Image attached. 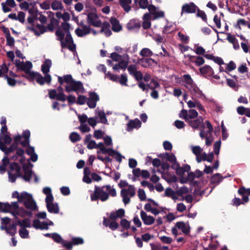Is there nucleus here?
<instances>
[{
  "mask_svg": "<svg viewBox=\"0 0 250 250\" xmlns=\"http://www.w3.org/2000/svg\"><path fill=\"white\" fill-rule=\"evenodd\" d=\"M51 8L55 11H64V8L61 1L59 0H53L51 3Z\"/></svg>",
  "mask_w": 250,
  "mask_h": 250,
  "instance_id": "obj_34",
  "label": "nucleus"
},
{
  "mask_svg": "<svg viewBox=\"0 0 250 250\" xmlns=\"http://www.w3.org/2000/svg\"><path fill=\"white\" fill-rule=\"evenodd\" d=\"M160 240L165 244H170L172 241L173 239L172 238L166 236H162L159 237Z\"/></svg>",
  "mask_w": 250,
  "mask_h": 250,
  "instance_id": "obj_59",
  "label": "nucleus"
},
{
  "mask_svg": "<svg viewBox=\"0 0 250 250\" xmlns=\"http://www.w3.org/2000/svg\"><path fill=\"white\" fill-rule=\"evenodd\" d=\"M32 5H33L32 3H29L27 1H24L20 4L19 6L22 10H27L29 9L30 6Z\"/></svg>",
  "mask_w": 250,
  "mask_h": 250,
  "instance_id": "obj_58",
  "label": "nucleus"
},
{
  "mask_svg": "<svg viewBox=\"0 0 250 250\" xmlns=\"http://www.w3.org/2000/svg\"><path fill=\"white\" fill-rule=\"evenodd\" d=\"M141 217L144 223L146 225H151L155 221V219L153 216L148 215L144 211H141Z\"/></svg>",
  "mask_w": 250,
  "mask_h": 250,
  "instance_id": "obj_28",
  "label": "nucleus"
},
{
  "mask_svg": "<svg viewBox=\"0 0 250 250\" xmlns=\"http://www.w3.org/2000/svg\"><path fill=\"white\" fill-rule=\"evenodd\" d=\"M135 193L136 189L132 185H129L127 188H125L121 190V195L125 205L130 202V198L133 197L135 195Z\"/></svg>",
  "mask_w": 250,
  "mask_h": 250,
  "instance_id": "obj_7",
  "label": "nucleus"
},
{
  "mask_svg": "<svg viewBox=\"0 0 250 250\" xmlns=\"http://www.w3.org/2000/svg\"><path fill=\"white\" fill-rule=\"evenodd\" d=\"M6 232L11 235H14L16 232V226L15 224H13L11 226H8L6 229Z\"/></svg>",
  "mask_w": 250,
  "mask_h": 250,
  "instance_id": "obj_54",
  "label": "nucleus"
},
{
  "mask_svg": "<svg viewBox=\"0 0 250 250\" xmlns=\"http://www.w3.org/2000/svg\"><path fill=\"white\" fill-rule=\"evenodd\" d=\"M127 63L126 62H122L121 61L118 64L114 65L113 67V69L114 70L118 71L120 69H125L127 67Z\"/></svg>",
  "mask_w": 250,
  "mask_h": 250,
  "instance_id": "obj_44",
  "label": "nucleus"
},
{
  "mask_svg": "<svg viewBox=\"0 0 250 250\" xmlns=\"http://www.w3.org/2000/svg\"><path fill=\"white\" fill-rule=\"evenodd\" d=\"M198 115V112L194 109H189V110L182 109L179 113L180 118L188 122L197 117Z\"/></svg>",
  "mask_w": 250,
  "mask_h": 250,
  "instance_id": "obj_11",
  "label": "nucleus"
},
{
  "mask_svg": "<svg viewBox=\"0 0 250 250\" xmlns=\"http://www.w3.org/2000/svg\"><path fill=\"white\" fill-rule=\"evenodd\" d=\"M70 139L73 142H76L80 140V135L76 132H72L70 135Z\"/></svg>",
  "mask_w": 250,
  "mask_h": 250,
  "instance_id": "obj_64",
  "label": "nucleus"
},
{
  "mask_svg": "<svg viewBox=\"0 0 250 250\" xmlns=\"http://www.w3.org/2000/svg\"><path fill=\"white\" fill-rule=\"evenodd\" d=\"M30 136V131L28 130L24 131L22 133V137L24 138V140L23 141L21 140L20 143L23 146H28L29 144Z\"/></svg>",
  "mask_w": 250,
  "mask_h": 250,
  "instance_id": "obj_36",
  "label": "nucleus"
},
{
  "mask_svg": "<svg viewBox=\"0 0 250 250\" xmlns=\"http://www.w3.org/2000/svg\"><path fill=\"white\" fill-rule=\"evenodd\" d=\"M201 73L206 77H213L216 80L220 79V76L217 75H213L214 71L212 67L208 65H205L200 68Z\"/></svg>",
  "mask_w": 250,
  "mask_h": 250,
  "instance_id": "obj_14",
  "label": "nucleus"
},
{
  "mask_svg": "<svg viewBox=\"0 0 250 250\" xmlns=\"http://www.w3.org/2000/svg\"><path fill=\"white\" fill-rule=\"evenodd\" d=\"M223 178L220 174L216 173L212 176L211 181L212 183L218 184L222 181Z\"/></svg>",
  "mask_w": 250,
  "mask_h": 250,
  "instance_id": "obj_46",
  "label": "nucleus"
},
{
  "mask_svg": "<svg viewBox=\"0 0 250 250\" xmlns=\"http://www.w3.org/2000/svg\"><path fill=\"white\" fill-rule=\"evenodd\" d=\"M154 62L151 58H142L139 61V63L144 67H148Z\"/></svg>",
  "mask_w": 250,
  "mask_h": 250,
  "instance_id": "obj_38",
  "label": "nucleus"
},
{
  "mask_svg": "<svg viewBox=\"0 0 250 250\" xmlns=\"http://www.w3.org/2000/svg\"><path fill=\"white\" fill-rule=\"evenodd\" d=\"M152 250H167L168 247L162 246L160 245L150 244Z\"/></svg>",
  "mask_w": 250,
  "mask_h": 250,
  "instance_id": "obj_63",
  "label": "nucleus"
},
{
  "mask_svg": "<svg viewBox=\"0 0 250 250\" xmlns=\"http://www.w3.org/2000/svg\"><path fill=\"white\" fill-rule=\"evenodd\" d=\"M105 147L106 148H108L107 147H112L113 143H112V138L110 136H106L103 138Z\"/></svg>",
  "mask_w": 250,
  "mask_h": 250,
  "instance_id": "obj_48",
  "label": "nucleus"
},
{
  "mask_svg": "<svg viewBox=\"0 0 250 250\" xmlns=\"http://www.w3.org/2000/svg\"><path fill=\"white\" fill-rule=\"evenodd\" d=\"M105 77L109 78L110 80L117 82L119 80V77L117 75L113 74L110 72H108L107 74H105Z\"/></svg>",
  "mask_w": 250,
  "mask_h": 250,
  "instance_id": "obj_62",
  "label": "nucleus"
},
{
  "mask_svg": "<svg viewBox=\"0 0 250 250\" xmlns=\"http://www.w3.org/2000/svg\"><path fill=\"white\" fill-rule=\"evenodd\" d=\"M86 144L87 145V147L88 149H92L93 148H98L99 150L97 151V153H102L104 154V150L106 148L104 143H99L97 144L96 142L94 140H92Z\"/></svg>",
  "mask_w": 250,
  "mask_h": 250,
  "instance_id": "obj_17",
  "label": "nucleus"
},
{
  "mask_svg": "<svg viewBox=\"0 0 250 250\" xmlns=\"http://www.w3.org/2000/svg\"><path fill=\"white\" fill-rule=\"evenodd\" d=\"M87 21L89 25L95 27H100L102 21L95 11L93 10L88 13L87 15Z\"/></svg>",
  "mask_w": 250,
  "mask_h": 250,
  "instance_id": "obj_8",
  "label": "nucleus"
},
{
  "mask_svg": "<svg viewBox=\"0 0 250 250\" xmlns=\"http://www.w3.org/2000/svg\"><path fill=\"white\" fill-rule=\"evenodd\" d=\"M188 124L189 125L194 129H198L200 127L204 128L203 118L201 116L198 117V118L194 120L189 121Z\"/></svg>",
  "mask_w": 250,
  "mask_h": 250,
  "instance_id": "obj_25",
  "label": "nucleus"
},
{
  "mask_svg": "<svg viewBox=\"0 0 250 250\" xmlns=\"http://www.w3.org/2000/svg\"><path fill=\"white\" fill-rule=\"evenodd\" d=\"M148 10L150 13V15L153 16L154 19L162 18L164 16V12L161 11H158L156 7L153 5H149Z\"/></svg>",
  "mask_w": 250,
  "mask_h": 250,
  "instance_id": "obj_23",
  "label": "nucleus"
},
{
  "mask_svg": "<svg viewBox=\"0 0 250 250\" xmlns=\"http://www.w3.org/2000/svg\"><path fill=\"white\" fill-rule=\"evenodd\" d=\"M116 194V189L113 186L110 185L96 186L94 192L90 195V198L92 201L100 200L102 202H105L109 199V196L115 197Z\"/></svg>",
  "mask_w": 250,
  "mask_h": 250,
  "instance_id": "obj_4",
  "label": "nucleus"
},
{
  "mask_svg": "<svg viewBox=\"0 0 250 250\" xmlns=\"http://www.w3.org/2000/svg\"><path fill=\"white\" fill-rule=\"evenodd\" d=\"M236 68V65L235 63L230 61L228 64H227V66L225 69V72L228 73L229 71H231Z\"/></svg>",
  "mask_w": 250,
  "mask_h": 250,
  "instance_id": "obj_56",
  "label": "nucleus"
},
{
  "mask_svg": "<svg viewBox=\"0 0 250 250\" xmlns=\"http://www.w3.org/2000/svg\"><path fill=\"white\" fill-rule=\"evenodd\" d=\"M213 159V152L210 153L208 155L205 153H203V155L201 159V162L202 161H207L208 162H211Z\"/></svg>",
  "mask_w": 250,
  "mask_h": 250,
  "instance_id": "obj_49",
  "label": "nucleus"
},
{
  "mask_svg": "<svg viewBox=\"0 0 250 250\" xmlns=\"http://www.w3.org/2000/svg\"><path fill=\"white\" fill-rule=\"evenodd\" d=\"M119 2L125 12H128L130 11L131 9L130 4L132 2L131 0H119Z\"/></svg>",
  "mask_w": 250,
  "mask_h": 250,
  "instance_id": "obj_39",
  "label": "nucleus"
},
{
  "mask_svg": "<svg viewBox=\"0 0 250 250\" xmlns=\"http://www.w3.org/2000/svg\"><path fill=\"white\" fill-rule=\"evenodd\" d=\"M0 211L4 212H9V204L0 202Z\"/></svg>",
  "mask_w": 250,
  "mask_h": 250,
  "instance_id": "obj_55",
  "label": "nucleus"
},
{
  "mask_svg": "<svg viewBox=\"0 0 250 250\" xmlns=\"http://www.w3.org/2000/svg\"><path fill=\"white\" fill-rule=\"evenodd\" d=\"M27 79L29 80H36L37 82L41 85H43L46 82L45 77H43L40 74L34 72L29 73Z\"/></svg>",
  "mask_w": 250,
  "mask_h": 250,
  "instance_id": "obj_21",
  "label": "nucleus"
},
{
  "mask_svg": "<svg viewBox=\"0 0 250 250\" xmlns=\"http://www.w3.org/2000/svg\"><path fill=\"white\" fill-rule=\"evenodd\" d=\"M20 202L23 203L25 207L30 210H35L37 207L32 195L25 191L21 193Z\"/></svg>",
  "mask_w": 250,
  "mask_h": 250,
  "instance_id": "obj_6",
  "label": "nucleus"
},
{
  "mask_svg": "<svg viewBox=\"0 0 250 250\" xmlns=\"http://www.w3.org/2000/svg\"><path fill=\"white\" fill-rule=\"evenodd\" d=\"M126 26L127 29L130 30L139 29L141 27V22L139 20L133 19L127 23Z\"/></svg>",
  "mask_w": 250,
  "mask_h": 250,
  "instance_id": "obj_32",
  "label": "nucleus"
},
{
  "mask_svg": "<svg viewBox=\"0 0 250 250\" xmlns=\"http://www.w3.org/2000/svg\"><path fill=\"white\" fill-rule=\"evenodd\" d=\"M176 226L185 234H188L190 233V227L188 222H178L176 223Z\"/></svg>",
  "mask_w": 250,
  "mask_h": 250,
  "instance_id": "obj_22",
  "label": "nucleus"
},
{
  "mask_svg": "<svg viewBox=\"0 0 250 250\" xmlns=\"http://www.w3.org/2000/svg\"><path fill=\"white\" fill-rule=\"evenodd\" d=\"M16 66L18 68L21 69L26 73L25 77L27 78L29 73H31V69L32 67V64L30 62L27 61L26 62H21L20 61L16 62Z\"/></svg>",
  "mask_w": 250,
  "mask_h": 250,
  "instance_id": "obj_15",
  "label": "nucleus"
},
{
  "mask_svg": "<svg viewBox=\"0 0 250 250\" xmlns=\"http://www.w3.org/2000/svg\"><path fill=\"white\" fill-rule=\"evenodd\" d=\"M227 40L233 45V48L237 50L239 49L240 46L236 38L230 33H227Z\"/></svg>",
  "mask_w": 250,
  "mask_h": 250,
  "instance_id": "obj_31",
  "label": "nucleus"
},
{
  "mask_svg": "<svg viewBox=\"0 0 250 250\" xmlns=\"http://www.w3.org/2000/svg\"><path fill=\"white\" fill-rule=\"evenodd\" d=\"M20 236L22 238H28L29 237V231L23 227L21 228L19 230Z\"/></svg>",
  "mask_w": 250,
  "mask_h": 250,
  "instance_id": "obj_50",
  "label": "nucleus"
},
{
  "mask_svg": "<svg viewBox=\"0 0 250 250\" xmlns=\"http://www.w3.org/2000/svg\"><path fill=\"white\" fill-rule=\"evenodd\" d=\"M90 32V28L89 26H87L83 23H81L79 27L75 30V33L79 37H83Z\"/></svg>",
  "mask_w": 250,
  "mask_h": 250,
  "instance_id": "obj_19",
  "label": "nucleus"
},
{
  "mask_svg": "<svg viewBox=\"0 0 250 250\" xmlns=\"http://www.w3.org/2000/svg\"><path fill=\"white\" fill-rule=\"evenodd\" d=\"M43 193L46 195L45 202L48 211L52 213H58L59 208L58 204L54 203V197L51 192V189L49 187H45L42 190Z\"/></svg>",
  "mask_w": 250,
  "mask_h": 250,
  "instance_id": "obj_5",
  "label": "nucleus"
},
{
  "mask_svg": "<svg viewBox=\"0 0 250 250\" xmlns=\"http://www.w3.org/2000/svg\"><path fill=\"white\" fill-rule=\"evenodd\" d=\"M192 152L196 155V160L198 163L201 162V159L203 157V149L199 146H191Z\"/></svg>",
  "mask_w": 250,
  "mask_h": 250,
  "instance_id": "obj_29",
  "label": "nucleus"
},
{
  "mask_svg": "<svg viewBox=\"0 0 250 250\" xmlns=\"http://www.w3.org/2000/svg\"><path fill=\"white\" fill-rule=\"evenodd\" d=\"M22 137L20 135H16L14 137V143H13L9 147H7L5 144L0 142V149L4 152L5 154L10 156L11 160L17 161L19 158H20V161L22 165L24 171V175L22 176L25 181L29 182L31 180L32 176H34L35 182H37L39 180L37 176L33 174V172L30 168V165L33 166L30 164L29 160L27 161L28 166H26L23 164L24 161L23 158L24 150L21 148L18 149V144L20 143Z\"/></svg>",
  "mask_w": 250,
  "mask_h": 250,
  "instance_id": "obj_1",
  "label": "nucleus"
},
{
  "mask_svg": "<svg viewBox=\"0 0 250 250\" xmlns=\"http://www.w3.org/2000/svg\"><path fill=\"white\" fill-rule=\"evenodd\" d=\"M164 158L167 159V161L172 163L176 161V158L173 154H169L168 153H165L163 154Z\"/></svg>",
  "mask_w": 250,
  "mask_h": 250,
  "instance_id": "obj_52",
  "label": "nucleus"
},
{
  "mask_svg": "<svg viewBox=\"0 0 250 250\" xmlns=\"http://www.w3.org/2000/svg\"><path fill=\"white\" fill-rule=\"evenodd\" d=\"M51 65V61L49 59L46 60L42 65V71L45 75L46 82L49 83L51 81V76L48 74Z\"/></svg>",
  "mask_w": 250,
  "mask_h": 250,
  "instance_id": "obj_12",
  "label": "nucleus"
},
{
  "mask_svg": "<svg viewBox=\"0 0 250 250\" xmlns=\"http://www.w3.org/2000/svg\"><path fill=\"white\" fill-rule=\"evenodd\" d=\"M65 90L67 92L75 91L77 93H83L84 91V88L83 83L81 82L73 81L69 84H67L65 86Z\"/></svg>",
  "mask_w": 250,
  "mask_h": 250,
  "instance_id": "obj_10",
  "label": "nucleus"
},
{
  "mask_svg": "<svg viewBox=\"0 0 250 250\" xmlns=\"http://www.w3.org/2000/svg\"><path fill=\"white\" fill-rule=\"evenodd\" d=\"M135 3H139L140 7L142 9L148 8V2L147 0H134Z\"/></svg>",
  "mask_w": 250,
  "mask_h": 250,
  "instance_id": "obj_51",
  "label": "nucleus"
},
{
  "mask_svg": "<svg viewBox=\"0 0 250 250\" xmlns=\"http://www.w3.org/2000/svg\"><path fill=\"white\" fill-rule=\"evenodd\" d=\"M26 153L30 156V160L35 162L38 159V155L35 152L34 147L33 146H29L26 149Z\"/></svg>",
  "mask_w": 250,
  "mask_h": 250,
  "instance_id": "obj_35",
  "label": "nucleus"
},
{
  "mask_svg": "<svg viewBox=\"0 0 250 250\" xmlns=\"http://www.w3.org/2000/svg\"><path fill=\"white\" fill-rule=\"evenodd\" d=\"M125 210L122 208H120L117 210L116 212H113L110 216V218L112 220L116 219L117 218H121L124 216Z\"/></svg>",
  "mask_w": 250,
  "mask_h": 250,
  "instance_id": "obj_40",
  "label": "nucleus"
},
{
  "mask_svg": "<svg viewBox=\"0 0 250 250\" xmlns=\"http://www.w3.org/2000/svg\"><path fill=\"white\" fill-rule=\"evenodd\" d=\"M70 24L66 22H63L61 28L58 29L56 32L58 40L61 41L62 48L67 47L70 51L76 50V45L73 43L72 38L70 34Z\"/></svg>",
  "mask_w": 250,
  "mask_h": 250,
  "instance_id": "obj_3",
  "label": "nucleus"
},
{
  "mask_svg": "<svg viewBox=\"0 0 250 250\" xmlns=\"http://www.w3.org/2000/svg\"><path fill=\"white\" fill-rule=\"evenodd\" d=\"M140 55L142 57H150L153 53L149 48H144L140 52Z\"/></svg>",
  "mask_w": 250,
  "mask_h": 250,
  "instance_id": "obj_47",
  "label": "nucleus"
},
{
  "mask_svg": "<svg viewBox=\"0 0 250 250\" xmlns=\"http://www.w3.org/2000/svg\"><path fill=\"white\" fill-rule=\"evenodd\" d=\"M214 105V108L217 112L222 113L223 111V107L220 104L214 101H212Z\"/></svg>",
  "mask_w": 250,
  "mask_h": 250,
  "instance_id": "obj_57",
  "label": "nucleus"
},
{
  "mask_svg": "<svg viewBox=\"0 0 250 250\" xmlns=\"http://www.w3.org/2000/svg\"><path fill=\"white\" fill-rule=\"evenodd\" d=\"M11 170L8 172L9 181L11 182H14L17 177L21 175V167L18 164L14 163L10 166Z\"/></svg>",
  "mask_w": 250,
  "mask_h": 250,
  "instance_id": "obj_9",
  "label": "nucleus"
},
{
  "mask_svg": "<svg viewBox=\"0 0 250 250\" xmlns=\"http://www.w3.org/2000/svg\"><path fill=\"white\" fill-rule=\"evenodd\" d=\"M197 7L193 2L185 3L182 7L181 15L184 13H194L197 9Z\"/></svg>",
  "mask_w": 250,
  "mask_h": 250,
  "instance_id": "obj_18",
  "label": "nucleus"
},
{
  "mask_svg": "<svg viewBox=\"0 0 250 250\" xmlns=\"http://www.w3.org/2000/svg\"><path fill=\"white\" fill-rule=\"evenodd\" d=\"M141 122L138 119L130 120L127 124L126 130L128 131H131L134 128L138 129L141 127Z\"/></svg>",
  "mask_w": 250,
  "mask_h": 250,
  "instance_id": "obj_27",
  "label": "nucleus"
},
{
  "mask_svg": "<svg viewBox=\"0 0 250 250\" xmlns=\"http://www.w3.org/2000/svg\"><path fill=\"white\" fill-rule=\"evenodd\" d=\"M110 21L112 25V29L113 31L118 32L122 30V27L120 24L119 21L116 18L112 17L110 19Z\"/></svg>",
  "mask_w": 250,
  "mask_h": 250,
  "instance_id": "obj_30",
  "label": "nucleus"
},
{
  "mask_svg": "<svg viewBox=\"0 0 250 250\" xmlns=\"http://www.w3.org/2000/svg\"><path fill=\"white\" fill-rule=\"evenodd\" d=\"M52 238L55 242L60 244H61L63 240L61 236L57 233H52Z\"/></svg>",
  "mask_w": 250,
  "mask_h": 250,
  "instance_id": "obj_61",
  "label": "nucleus"
},
{
  "mask_svg": "<svg viewBox=\"0 0 250 250\" xmlns=\"http://www.w3.org/2000/svg\"><path fill=\"white\" fill-rule=\"evenodd\" d=\"M18 225L21 227L24 228H30L31 227V221L29 219H25L23 220L18 221Z\"/></svg>",
  "mask_w": 250,
  "mask_h": 250,
  "instance_id": "obj_43",
  "label": "nucleus"
},
{
  "mask_svg": "<svg viewBox=\"0 0 250 250\" xmlns=\"http://www.w3.org/2000/svg\"><path fill=\"white\" fill-rule=\"evenodd\" d=\"M16 5L14 0H6L5 2L1 3L2 10L5 13L10 11L12 8H14Z\"/></svg>",
  "mask_w": 250,
  "mask_h": 250,
  "instance_id": "obj_24",
  "label": "nucleus"
},
{
  "mask_svg": "<svg viewBox=\"0 0 250 250\" xmlns=\"http://www.w3.org/2000/svg\"><path fill=\"white\" fill-rule=\"evenodd\" d=\"M40 6L42 9L48 10L51 7V3L49 0H47L41 3Z\"/></svg>",
  "mask_w": 250,
  "mask_h": 250,
  "instance_id": "obj_60",
  "label": "nucleus"
},
{
  "mask_svg": "<svg viewBox=\"0 0 250 250\" xmlns=\"http://www.w3.org/2000/svg\"><path fill=\"white\" fill-rule=\"evenodd\" d=\"M52 221H41L36 219L33 221V227L36 229H47L49 225H53Z\"/></svg>",
  "mask_w": 250,
  "mask_h": 250,
  "instance_id": "obj_16",
  "label": "nucleus"
},
{
  "mask_svg": "<svg viewBox=\"0 0 250 250\" xmlns=\"http://www.w3.org/2000/svg\"><path fill=\"white\" fill-rule=\"evenodd\" d=\"M99 100L98 94L95 92H91L89 94V97L87 99V104L89 107L93 108L96 107L97 102Z\"/></svg>",
  "mask_w": 250,
  "mask_h": 250,
  "instance_id": "obj_20",
  "label": "nucleus"
},
{
  "mask_svg": "<svg viewBox=\"0 0 250 250\" xmlns=\"http://www.w3.org/2000/svg\"><path fill=\"white\" fill-rule=\"evenodd\" d=\"M104 154H107L110 156H115V159L117 161L121 162L122 160V158L123 156L118 152L114 150L112 148L109 147L105 148V150H104Z\"/></svg>",
  "mask_w": 250,
  "mask_h": 250,
  "instance_id": "obj_26",
  "label": "nucleus"
},
{
  "mask_svg": "<svg viewBox=\"0 0 250 250\" xmlns=\"http://www.w3.org/2000/svg\"><path fill=\"white\" fill-rule=\"evenodd\" d=\"M158 171L161 173L162 175V177L166 180L168 182H171L174 181L176 179V177L174 176H170L167 172L164 173L162 172L161 170H158Z\"/></svg>",
  "mask_w": 250,
  "mask_h": 250,
  "instance_id": "obj_41",
  "label": "nucleus"
},
{
  "mask_svg": "<svg viewBox=\"0 0 250 250\" xmlns=\"http://www.w3.org/2000/svg\"><path fill=\"white\" fill-rule=\"evenodd\" d=\"M96 113L98 117L99 118V122L105 125L108 124V121L106 117L105 113L103 110L97 109Z\"/></svg>",
  "mask_w": 250,
  "mask_h": 250,
  "instance_id": "obj_33",
  "label": "nucleus"
},
{
  "mask_svg": "<svg viewBox=\"0 0 250 250\" xmlns=\"http://www.w3.org/2000/svg\"><path fill=\"white\" fill-rule=\"evenodd\" d=\"M54 29L53 25L52 23L49 24L47 26V29L49 31H53ZM31 30L34 32V34L37 36L44 33L47 31V28L42 24H37L36 26H33L31 28Z\"/></svg>",
  "mask_w": 250,
  "mask_h": 250,
  "instance_id": "obj_13",
  "label": "nucleus"
},
{
  "mask_svg": "<svg viewBox=\"0 0 250 250\" xmlns=\"http://www.w3.org/2000/svg\"><path fill=\"white\" fill-rule=\"evenodd\" d=\"M144 21L143 22V27L144 29H148L151 26V23L150 21V15L149 13L145 14L143 18Z\"/></svg>",
  "mask_w": 250,
  "mask_h": 250,
  "instance_id": "obj_37",
  "label": "nucleus"
},
{
  "mask_svg": "<svg viewBox=\"0 0 250 250\" xmlns=\"http://www.w3.org/2000/svg\"><path fill=\"white\" fill-rule=\"evenodd\" d=\"M147 86L148 88L154 90L160 87V84L157 81L152 80L150 83L147 84Z\"/></svg>",
  "mask_w": 250,
  "mask_h": 250,
  "instance_id": "obj_53",
  "label": "nucleus"
},
{
  "mask_svg": "<svg viewBox=\"0 0 250 250\" xmlns=\"http://www.w3.org/2000/svg\"><path fill=\"white\" fill-rule=\"evenodd\" d=\"M56 91L58 93V100L62 102L65 101L66 100V97L63 92V88L61 86H60L57 88Z\"/></svg>",
  "mask_w": 250,
  "mask_h": 250,
  "instance_id": "obj_45",
  "label": "nucleus"
},
{
  "mask_svg": "<svg viewBox=\"0 0 250 250\" xmlns=\"http://www.w3.org/2000/svg\"><path fill=\"white\" fill-rule=\"evenodd\" d=\"M12 141L11 138L8 133L3 135H0V142L4 144H9Z\"/></svg>",
  "mask_w": 250,
  "mask_h": 250,
  "instance_id": "obj_42",
  "label": "nucleus"
},
{
  "mask_svg": "<svg viewBox=\"0 0 250 250\" xmlns=\"http://www.w3.org/2000/svg\"><path fill=\"white\" fill-rule=\"evenodd\" d=\"M182 84L188 90L191 95L192 100L187 102L189 108L196 107L199 101L198 99H202L204 95L202 91L194 82L193 79L189 74H185L182 78Z\"/></svg>",
  "mask_w": 250,
  "mask_h": 250,
  "instance_id": "obj_2",
  "label": "nucleus"
}]
</instances>
